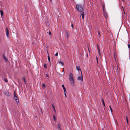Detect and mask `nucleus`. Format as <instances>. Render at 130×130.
Wrapping results in <instances>:
<instances>
[{"label": "nucleus", "mask_w": 130, "mask_h": 130, "mask_svg": "<svg viewBox=\"0 0 130 130\" xmlns=\"http://www.w3.org/2000/svg\"><path fill=\"white\" fill-rule=\"evenodd\" d=\"M69 80L70 83L72 86L74 87V80L73 78V75L71 73L69 75Z\"/></svg>", "instance_id": "f257e3e1"}, {"label": "nucleus", "mask_w": 130, "mask_h": 130, "mask_svg": "<svg viewBox=\"0 0 130 130\" xmlns=\"http://www.w3.org/2000/svg\"><path fill=\"white\" fill-rule=\"evenodd\" d=\"M76 8L77 10L79 12H82L83 11L82 8L80 5H76Z\"/></svg>", "instance_id": "f03ea898"}, {"label": "nucleus", "mask_w": 130, "mask_h": 130, "mask_svg": "<svg viewBox=\"0 0 130 130\" xmlns=\"http://www.w3.org/2000/svg\"><path fill=\"white\" fill-rule=\"evenodd\" d=\"M105 8L103 6V14L104 16L106 18H107L108 17V16L107 15V14L106 12V11L105 10Z\"/></svg>", "instance_id": "7ed1b4c3"}, {"label": "nucleus", "mask_w": 130, "mask_h": 130, "mask_svg": "<svg viewBox=\"0 0 130 130\" xmlns=\"http://www.w3.org/2000/svg\"><path fill=\"white\" fill-rule=\"evenodd\" d=\"M14 99L15 100L16 102L18 103L19 102V100L18 98L15 95V94H14Z\"/></svg>", "instance_id": "20e7f679"}, {"label": "nucleus", "mask_w": 130, "mask_h": 130, "mask_svg": "<svg viewBox=\"0 0 130 130\" xmlns=\"http://www.w3.org/2000/svg\"><path fill=\"white\" fill-rule=\"evenodd\" d=\"M81 75H82V73H81ZM77 80H80V81H81L82 82L83 81V77L82 76V75H81V76H79L77 78Z\"/></svg>", "instance_id": "39448f33"}, {"label": "nucleus", "mask_w": 130, "mask_h": 130, "mask_svg": "<svg viewBox=\"0 0 130 130\" xmlns=\"http://www.w3.org/2000/svg\"><path fill=\"white\" fill-rule=\"evenodd\" d=\"M3 57L4 60V61L6 62H7L8 60L4 54L3 55Z\"/></svg>", "instance_id": "423d86ee"}, {"label": "nucleus", "mask_w": 130, "mask_h": 130, "mask_svg": "<svg viewBox=\"0 0 130 130\" xmlns=\"http://www.w3.org/2000/svg\"><path fill=\"white\" fill-rule=\"evenodd\" d=\"M6 35L7 37L8 38L9 37V31L8 30V28L7 27H6Z\"/></svg>", "instance_id": "0eeeda50"}, {"label": "nucleus", "mask_w": 130, "mask_h": 130, "mask_svg": "<svg viewBox=\"0 0 130 130\" xmlns=\"http://www.w3.org/2000/svg\"><path fill=\"white\" fill-rule=\"evenodd\" d=\"M57 128L58 130H61V125L59 123L58 124Z\"/></svg>", "instance_id": "6e6552de"}, {"label": "nucleus", "mask_w": 130, "mask_h": 130, "mask_svg": "<svg viewBox=\"0 0 130 130\" xmlns=\"http://www.w3.org/2000/svg\"><path fill=\"white\" fill-rule=\"evenodd\" d=\"M81 16H82V18L83 19H84V12H82L81 13Z\"/></svg>", "instance_id": "1a4fd4ad"}, {"label": "nucleus", "mask_w": 130, "mask_h": 130, "mask_svg": "<svg viewBox=\"0 0 130 130\" xmlns=\"http://www.w3.org/2000/svg\"><path fill=\"white\" fill-rule=\"evenodd\" d=\"M76 69L78 71H79L80 70L81 72V70H80V67L79 66H76Z\"/></svg>", "instance_id": "9d476101"}, {"label": "nucleus", "mask_w": 130, "mask_h": 130, "mask_svg": "<svg viewBox=\"0 0 130 130\" xmlns=\"http://www.w3.org/2000/svg\"><path fill=\"white\" fill-rule=\"evenodd\" d=\"M62 87L63 88V89L64 90V92H66V89L64 87V85H62Z\"/></svg>", "instance_id": "9b49d317"}, {"label": "nucleus", "mask_w": 130, "mask_h": 130, "mask_svg": "<svg viewBox=\"0 0 130 130\" xmlns=\"http://www.w3.org/2000/svg\"><path fill=\"white\" fill-rule=\"evenodd\" d=\"M5 94L8 96L10 95V93H9V92L8 91H7L6 92Z\"/></svg>", "instance_id": "f8f14e48"}, {"label": "nucleus", "mask_w": 130, "mask_h": 130, "mask_svg": "<svg viewBox=\"0 0 130 130\" xmlns=\"http://www.w3.org/2000/svg\"><path fill=\"white\" fill-rule=\"evenodd\" d=\"M0 12L1 16V17H2V16L3 15V12L2 10H0Z\"/></svg>", "instance_id": "ddd939ff"}, {"label": "nucleus", "mask_w": 130, "mask_h": 130, "mask_svg": "<svg viewBox=\"0 0 130 130\" xmlns=\"http://www.w3.org/2000/svg\"><path fill=\"white\" fill-rule=\"evenodd\" d=\"M52 106L53 107V109L54 110V111L56 113V110H55V107L54 105L53 104H52Z\"/></svg>", "instance_id": "4468645a"}, {"label": "nucleus", "mask_w": 130, "mask_h": 130, "mask_svg": "<svg viewBox=\"0 0 130 130\" xmlns=\"http://www.w3.org/2000/svg\"><path fill=\"white\" fill-rule=\"evenodd\" d=\"M23 80L24 81L25 84H26V81L25 80V78L24 77H23Z\"/></svg>", "instance_id": "2eb2a0df"}, {"label": "nucleus", "mask_w": 130, "mask_h": 130, "mask_svg": "<svg viewBox=\"0 0 130 130\" xmlns=\"http://www.w3.org/2000/svg\"><path fill=\"white\" fill-rule=\"evenodd\" d=\"M59 63L60 64H61L62 66H63L64 65V63H63L62 61H59Z\"/></svg>", "instance_id": "dca6fc26"}, {"label": "nucleus", "mask_w": 130, "mask_h": 130, "mask_svg": "<svg viewBox=\"0 0 130 130\" xmlns=\"http://www.w3.org/2000/svg\"><path fill=\"white\" fill-rule=\"evenodd\" d=\"M98 53L99 55V56H101V54L100 52V50H99L98 51Z\"/></svg>", "instance_id": "f3484780"}, {"label": "nucleus", "mask_w": 130, "mask_h": 130, "mask_svg": "<svg viewBox=\"0 0 130 130\" xmlns=\"http://www.w3.org/2000/svg\"><path fill=\"white\" fill-rule=\"evenodd\" d=\"M53 118L54 119V121H55L56 120V119L55 118V115H54L53 116Z\"/></svg>", "instance_id": "a211bd4d"}, {"label": "nucleus", "mask_w": 130, "mask_h": 130, "mask_svg": "<svg viewBox=\"0 0 130 130\" xmlns=\"http://www.w3.org/2000/svg\"><path fill=\"white\" fill-rule=\"evenodd\" d=\"M48 60L49 61L50 63H51V62L50 61V57H49V56H48Z\"/></svg>", "instance_id": "6ab92c4d"}, {"label": "nucleus", "mask_w": 130, "mask_h": 130, "mask_svg": "<svg viewBox=\"0 0 130 130\" xmlns=\"http://www.w3.org/2000/svg\"><path fill=\"white\" fill-rule=\"evenodd\" d=\"M109 108H110V109L111 110V113H112V108H111V106H109Z\"/></svg>", "instance_id": "aec40b11"}, {"label": "nucleus", "mask_w": 130, "mask_h": 130, "mask_svg": "<svg viewBox=\"0 0 130 130\" xmlns=\"http://www.w3.org/2000/svg\"><path fill=\"white\" fill-rule=\"evenodd\" d=\"M4 81L6 82H8L7 79L6 78H5L4 79Z\"/></svg>", "instance_id": "412c9836"}, {"label": "nucleus", "mask_w": 130, "mask_h": 130, "mask_svg": "<svg viewBox=\"0 0 130 130\" xmlns=\"http://www.w3.org/2000/svg\"><path fill=\"white\" fill-rule=\"evenodd\" d=\"M46 77L47 78V79H48V77H48V74H46Z\"/></svg>", "instance_id": "4be33fe9"}, {"label": "nucleus", "mask_w": 130, "mask_h": 130, "mask_svg": "<svg viewBox=\"0 0 130 130\" xmlns=\"http://www.w3.org/2000/svg\"><path fill=\"white\" fill-rule=\"evenodd\" d=\"M98 35L99 36V37H100V32L99 31L98 32Z\"/></svg>", "instance_id": "5701e85b"}, {"label": "nucleus", "mask_w": 130, "mask_h": 130, "mask_svg": "<svg viewBox=\"0 0 130 130\" xmlns=\"http://www.w3.org/2000/svg\"><path fill=\"white\" fill-rule=\"evenodd\" d=\"M102 101L103 105H104V106H105V103H104L103 100H102Z\"/></svg>", "instance_id": "b1692460"}, {"label": "nucleus", "mask_w": 130, "mask_h": 130, "mask_svg": "<svg viewBox=\"0 0 130 130\" xmlns=\"http://www.w3.org/2000/svg\"><path fill=\"white\" fill-rule=\"evenodd\" d=\"M42 87H45V86L44 84H42Z\"/></svg>", "instance_id": "393cba45"}, {"label": "nucleus", "mask_w": 130, "mask_h": 130, "mask_svg": "<svg viewBox=\"0 0 130 130\" xmlns=\"http://www.w3.org/2000/svg\"><path fill=\"white\" fill-rule=\"evenodd\" d=\"M44 67L45 68H46V67H46V64H45L44 65Z\"/></svg>", "instance_id": "a878e982"}, {"label": "nucleus", "mask_w": 130, "mask_h": 130, "mask_svg": "<svg viewBox=\"0 0 130 130\" xmlns=\"http://www.w3.org/2000/svg\"><path fill=\"white\" fill-rule=\"evenodd\" d=\"M58 53L57 52L56 53V54H55V55L56 56H58Z\"/></svg>", "instance_id": "bb28decb"}, {"label": "nucleus", "mask_w": 130, "mask_h": 130, "mask_svg": "<svg viewBox=\"0 0 130 130\" xmlns=\"http://www.w3.org/2000/svg\"><path fill=\"white\" fill-rule=\"evenodd\" d=\"M64 92V95H65V96L66 97V92Z\"/></svg>", "instance_id": "cd10ccee"}, {"label": "nucleus", "mask_w": 130, "mask_h": 130, "mask_svg": "<svg viewBox=\"0 0 130 130\" xmlns=\"http://www.w3.org/2000/svg\"><path fill=\"white\" fill-rule=\"evenodd\" d=\"M128 47L129 48H130V44H128Z\"/></svg>", "instance_id": "c85d7f7f"}, {"label": "nucleus", "mask_w": 130, "mask_h": 130, "mask_svg": "<svg viewBox=\"0 0 130 130\" xmlns=\"http://www.w3.org/2000/svg\"><path fill=\"white\" fill-rule=\"evenodd\" d=\"M97 48H98V50H100V48H99V47L98 45V46H97Z\"/></svg>", "instance_id": "c756f323"}, {"label": "nucleus", "mask_w": 130, "mask_h": 130, "mask_svg": "<svg viewBox=\"0 0 130 130\" xmlns=\"http://www.w3.org/2000/svg\"><path fill=\"white\" fill-rule=\"evenodd\" d=\"M126 121H127V120H128V118L126 116Z\"/></svg>", "instance_id": "7c9ffc66"}, {"label": "nucleus", "mask_w": 130, "mask_h": 130, "mask_svg": "<svg viewBox=\"0 0 130 130\" xmlns=\"http://www.w3.org/2000/svg\"><path fill=\"white\" fill-rule=\"evenodd\" d=\"M126 121H127V120H128V118L126 116Z\"/></svg>", "instance_id": "2f4dec72"}, {"label": "nucleus", "mask_w": 130, "mask_h": 130, "mask_svg": "<svg viewBox=\"0 0 130 130\" xmlns=\"http://www.w3.org/2000/svg\"><path fill=\"white\" fill-rule=\"evenodd\" d=\"M49 34L50 35H51V32L50 31H49Z\"/></svg>", "instance_id": "473e14b6"}, {"label": "nucleus", "mask_w": 130, "mask_h": 130, "mask_svg": "<svg viewBox=\"0 0 130 130\" xmlns=\"http://www.w3.org/2000/svg\"><path fill=\"white\" fill-rule=\"evenodd\" d=\"M67 37L68 38V37L69 35H68V34L67 32Z\"/></svg>", "instance_id": "72a5a7b5"}, {"label": "nucleus", "mask_w": 130, "mask_h": 130, "mask_svg": "<svg viewBox=\"0 0 130 130\" xmlns=\"http://www.w3.org/2000/svg\"><path fill=\"white\" fill-rule=\"evenodd\" d=\"M73 24H72L71 25V27H72L73 28Z\"/></svg>", "instance_id": "f704fd0d"}, {"label": "nucleus", "mask_w": 130, "mask_h": 130, "mask_svg": "<svg viewBox=\"0 0 130 130\" xmlns=\"http://www.w3.org/2000/svg\"><path fill=\"white\" fill-rule=\"evenodd\" d=\"M127 123L128 124V120H127Z\"/></svg>", "instance_id": "c9c22d12"}, {"label": "nucleus", "mask_w": 130, "mask_h": 130, "mask_svg": "<svg viewBox=\"0 0 130 130\" xmlns=\"http://www.w3.org/2000/svg\"><path fill=\"white\" fill-rule=\"evenodd\" d=\"M96 58L97 60H98V58L97 57H96Z\"/></svg>", "instance_id": "e433bc0d"}, {"label": "nucleus", "mask_w": 130, "mask_h": 130, "mask_svg": "<svg viewBox=\"0 0 130 130\" xmlns=\"http://www.w3.org/2000/svg\"><path fill=\"white\" fill-rule=\"evenodd\" d=\"M117 67H118V66H117Z\"/></svg>", "instance_id": "4c0bfd02"}, {"label": "nucleus", "mask_w": 130, "mask_h": 130, "mask_svg": "<svg viewBox=\"0 0 130 130\" xmlns=\"http://www.w3.org/2000/svg\"><path fill=\"white\" fill-rule=\"evenodd\" d=\"M97 63H98V60H97Z\"/></svg>", "instance_id": "58836bf2"}, {"label": "nucleus", "mask_w": 130, "mask_h": 130, "mask_svg": "<svg viewBox=\"0 0 130 130\" xmlns=\"http://www.w3.org/2000/svg\"><path fill=\"white\" fill-rule=\"evenodd\" d=\"M113 69H114V66H113Z\"/></svg>", "instance_id": "ea45409f"}, {"label": "nucleus", "mask_w": 130, "mask_h": 130, "mask_svg": "<svg viewBox=\"0 0 130 130\" xmlns=\"http://www.w3.org/2000/svg\"><path fill=\"white\" fill-rule=\"evenodd\" d=\"M33 42H32V44H33Z\"/></svg>", "instance_id": "a19ab883"}, {"label": "nucleus", "mask_w": 130, "mask_h": 130, "mask_svg": "<svg viewBox=\"0 0 130 130\" xmlns=\"http://www.w3.org/2000/svg\"><path fill=\"white\" fill-rule=\"evenodd\" d=\"M52 1V0H50V1Z\"/></svg>", "instance_id": "79ce46f5"}, {"label": "nucleus", "mask_w": 130, "mask_h": 130, "mask_svg": "<svg viewBox=\"0 0 130 130\" xmlns=\"http://www.w3.org/2000/svg\"><path fill=\"white\" fill-rule=\"evenodd\" d=\"M102 130H103V129H102Z\"/></svg>", "instance_id": "37998d69"}]
</instances>
